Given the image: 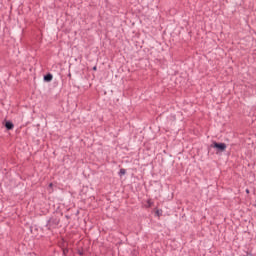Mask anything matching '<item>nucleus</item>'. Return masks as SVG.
Returning <instances> with one entry per match:
<instances>
[{"instance_id":"1","label":"nucleus","mask_w":256,"mask_h":256,"mask_svg":"<svg viewBox=\"0 0 256 256\" xmlns=\"http://www.w3.org/2000/svg\"><path fill=\"white\" fill-rule=\"evenodd\" d=\"M210 147H212L213 149H216V151H218L219 153H223L227 149V144L213 142L210 145Z\"/></svg>"},{"instance_id":"2","label":"nucleus","mask_w":256,"mask_h":256,"mask_svg":"<svg viewBox=\"0 0 256 256\" xmlns=\"http://www.w3.org/2000/svg\"><path fill=\"white\" fill-rule=\"evenodd\" d=\"M44 81H46L47 83L53 81V75L52 74H47L44 76Z\"/></svg>"},{"instance_id":"3","label":"nucleus","mask_w":256,"mask_h":256,"mask_svg":"<svg viewBox=\"0 0 256 256\" xmlns=\"http://www.w3.org/2000/svg\"><path fill=\"white\" fill-rule=\"evenodd\" d=\"M5 127L6 129H8V131H11V129H13L15 125H13L11 121H8L5 123Z\"/></svg>"},{"instance_id":"4","label":"nucleus","mask_w":256,"mask_h":256,"mask_svg":"<svg viewBox=\"0 0 256 256\" xmlns=\"http://www.w3.org/2000/svg\"><path fill=\"white\" fill-rule=\"evenodd\" d=\"M126 171L125 169H120V175H125Z\"/></svg>"},{"instance_id":"5","label":"nucleus","mask_w":256,"mask_h":256,"mask_svg":"<svg viewBox=\"0 0 256 256\" xmlns=\"http://www.w3.org/2000/svg\"><path fill=\"white\" fill-rule=\"evenodd\" d=\"M148 207H151V200H148Z\"/></svg>"},{"instance_id":"6","label":"nucleus","mask_w":256,"mask_h":256,"mask_svg":"<svg viewBox=\"0 0 256 256\" xmlns=\"http://www.w3.org/2000/svg\"><path fill=\"white\" fill-rule=\"evenodd\" d=\"M156 213H157V215H158V216L160 215V212H159V210H157V211H156Z\"/></svg>"},{"instance_id":"7","label":"nucleus","mask_w":256,"mask_h":256,"mask_svg":"<svg viewBox=\"0 0 256 256\" xmlns=\"http://www.w3.org/2000/svg\"><path fill=\"white\" fill-rule=\"evenodd\" d=\"M93 70H94V71H96V70H97V67H96V66H94Z\"/></svg>"},{"instance_id":"8","label":"nucleus","mask_w":256,"mask_h":256,"mask_svg":"<svg viewBox=\"0 0 256 256\" xmlns=\"http://www.w3.org/2000/svg\"><path fill=\"white\" fill-rule=\"evenodd\" d=\"M49 187H53V183H50V184H49Z\"/></svg>"},{"instance_id":"9","label":"nucleus","mask_w":256,"mask_h":256,"mask_svg":"<svg viewBox=\"0 0 256 256\" xmlns=\"http://www.w3.org/2000/svg\"><path fill=\"white\" fill-rule=\"evenodd\" d=\"M246 193L249 194V189H246Z\"/></svg>"}]
</instances>
